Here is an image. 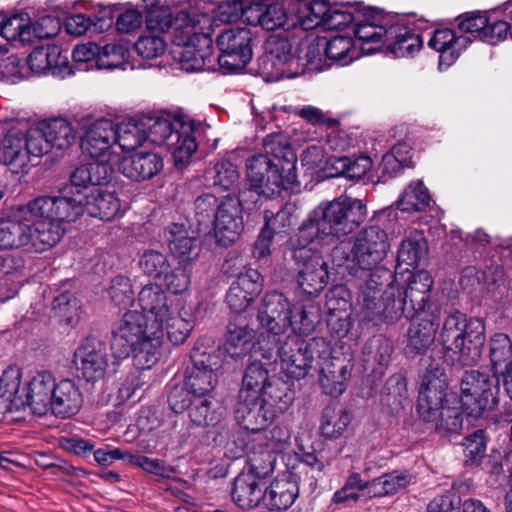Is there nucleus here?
<instances>
[{"label":"nucleus","mask_w":512,"mask_h":512,"mask_svg":"<svg viewBox=\"0 0 512 512\" xmlns=\"http://www.w3.org/2000/svg\"><path fill=\"white\" fill-rule=\"evenodd\" d=\"M81 148L91 159H107L119 162L121 154L117 146L116 122L109 118L88 120L81 127Z\"/></svg>","instance_id":"nucleus-11"},{"label":"nucleus","mask_w":512,"mask_h":512,"mask_svg":"<svg viewBox=\"0 0 512 512\" xmlns=\"http://www.w3.org/2000/svg\"><path fill=\"white\" fill-rule=\"evenodd\" d=\"M197 5L201 11L205 24L211 27V20L219 21L224 24H230L244 17L246 22V11L248 6L244 0H223L218 4L197 0Z\"/></svg>","instance_id":"nucleus-37"},{"label":"nucleus","mask_w":512,"mask_h":512,"mask_svg":"<svg viewBox=\"0 0 512 512\" xmlns=\"http://www.w3.org/2000/svg\"><path fill=\"white\" fill-rule=\"evenodd\" d=\"M55 377L49 371H37L27 378L17 396V409L29 408L36 415L49 413L51 396L55 388Z\"/></svg>","instance_id":"nucleus-14"},{"label":"nucleus","mask_w":512,"mask_h":512,"mask_svg":"<svg viewBox=\"0 0 512 512\" xmlns=\"http://www.w3.org/2000/svg\"><path fill=\"white\" fill-rule=\"evenodd\" d=\"M413 477L407 471H393L374 479L371 483L363 482L354 474V488L368 489V494L385 496L397 493L412 483Z\"/></svg>","instance_id":"nucleus-41"},{"label":"nucleus","mask_w":512,"mask_h":512,"mask_svg":"<svg viewBox=\"0 0 512 512\" xmlns=\"http://www.w3.org/2000/svg\"><path fill=\"white\" fill-rule=\"evenodd\" d=\"M117 146L121 153L136 152L147 144V134L142 115L116 123Z\"/></svg>","instance_id":"nucleus-39"},{"label":"nucleus","mask_w":512,"mask_h":512,"mask_svg":"<svg viewBox=\"0 0 512 512\" xmlns=\"http://www.w3.org/2000/svg\"><path fill=\"white\" fill-rule=\"evenodd\" d=\"M405 281L408 285L403 291L397 276L390 270L379 268L370 274L362 292L363 307L370 320L395 322L402 316L413 319L428 313L429 308L440 314V310L429 302L433 278L428 271L410 273Z\"/></svg>","instance_id":"nucleus-6"},{"label":"nucleus","mask_w":512,"mask_h":512,"mask_svg":"<svg viewBox=\"0 0 512 512\" xmlns=\"http://www.w3.org/2000/svg\"><path fill=\"white\" fill-rule=\"evenodd\" d=\"M290 14L296 27L312 30L325 25L330 4L327 0H290Z\"/></svg>","instance_id":"nucleus-30"},{"label":"nucleus","mask_w":512,"mask_h":512,"mask_svg":"<svg viewBox=\"0 0 512 512\" xmlns=\"http://www.w3.org/2000/svg\"><path fill=\"white\" fill-rule=\"evenodd\" d=\"M74 363L87 381L103 378L108 367L104 343L96 338H86L75 351Z\"/></svg>","instance_id":"nucleus-19"},{"label":"nucleus","mask_w":512,"mask_h":512,"mask_svg":"<svg viewBox=\"0 0 512 512\" xmlns=\"http://www.w3.org/2000/svg\"><path fill=\"white\" fill-rule=\"evenodd\" d=\"M260 333L255 343L253 329L241 318L229 322L224 342V351L234 359H241L251 353L270 360L279 342V337L288 328L295 336L310 335L318 323V316L301 303L291 304L279 292L267 293L258 312Z\"/></svg>","instance_id":"nucleus-5"},{"label":"nucleus","mask_w":512,"mask_h":512,"mask_svg":"<svg viewBox=\"0 0 512 512\" xmlns=\"http://www.w3.org/2000/svg\"><path fill=\"white\" fill-rule=\"evenodd\" d=\"M352 368L332 361L319 374V386L322 392L331 397L340 396L348 387Z\"/></svg>","instance_id":"nucleus-42"},{"label":"nucleus","mask_w":512,"mask_h":512,"mask_svg":"<svg viewBox=\"0 0 512 512\" xmlns=\"http://www.w3.org/2000/svg\"><path fill=\"white\" fill-rule=\"evenodd\" d=\"M273 471H265L262 468H255L249 462V468L240 473L234 481L232 498L242 509H252L264 500L263 480Z\"/></svg>","instance_id":"nucleus-17"},{"label":"nucleus","mask_w":512,"mask_h":512,"mask_svg":"<svg viewBox=\"0 0 512 512\" xmlns=\"http://www.w3.org/2000/svg\"><path fill=\"white\" fill-rule=\"evenodd\" d=\"M186 116H177L169 113L142 115L144 128L147 134V144L162 146L175 137L180 121Z\"/></svg>","instance_id":"nucleus-33"},{"label":"nucleus","mask_w":512,"mask_h":512,"mask_svg":"<svg viewBox=\"0 0 512 512\" xmlns=\"http://www.w3.org/2000/svg\"><path fill=\"white\" fill-rule=\"evenodd\" d=\"M294 59L292 45L285 37L270 36L263 45V64H285Z\"/></svg>","instance_id":"nucleus-48"},{"label":"nucleus","mask_w":512,"mask_h":512,"mask_svg":"<svg viewBox=\"0 0 512 512\" xmlns=\"http://www.w3.org/2000/svg\"><path fill=\"white\" fill-rule=\"evenodd\" d=\"M385 43L386 53L399 58L413 56L421 49L423 40L419 34L414 33L406 25L400 24L397 19L388 27Z\"/></svg>","instance_id":"nucleus-35"},{"label":"nucleus","mask_w":512,"mask_h":512,"mask_svg":"<svg viewBox=\"0 0 512 512\" xmlns=\"http://www.w3.org/2000/svg\"><path fill=\"white\" fill-rule=\"evenodd\" d=\"M193 367L185 378L187 385L195 398H201L210 393L217 383L215 369L211 366V356L204 359H198L196 355L192 356Z\"/></svg>","instance_id":"nucleus-40"},{"label":"nucleus","mask_w":512,"mask_h":512,"mask_svg":"<svg viewBox=\"0 0 512 512\" xmlns=\"http://www.w3.org/2000/svg\"><path fill=\"white\" fill-rule=\"evenodd\" d=\"M166 147L170 150L177 168H182L189 163L198 148L195 125L190 118L186 117L179 122L174 139L169 141Z\"/></svg>","instance_id":"nucleus-36"},{"label":"nucleus","mask_w":512,"mask_h":512,"mask_svg":"<svg viewBox=\"0 0 512 512\" xmlns=\"http://www.w3.org/2000/svg\"><path fill=\"white\" fill-rule=\"evenodd\" d=\"M252 34L243 27L229 28L223 31L216 40L221 52L218 56L219 64H249L253 57L250 42Z\"/></svg>","instance_id":"nucleus-16"},{"label":"nucleus","mask_w":512,"mask_h":512,"mask_svg":"<svg viewBox=\"0 0 512 512\" xmlns=\"http://www.w3.org/2000/svg\"><path fill=\"white\" fill-rule=\"evenodd\" d=\"M224 414V407L214 398H196L189 411L191 421L197 426H215Z\"/></svg>","instance_id":"nucleus-44"},{"label":"nucleus","mask_w":512,"mask_h":512,"mask_svg":"<svg viewBox=\"0 0 512 512\" xmlns=\"http://www.w3.org/2000/svg\"><path fill=\"white\" fill-rule=\"evenodd\" d=\"M117 162L107 159H92L76 167L70 176L71 186L65 188L60 195L68 191L81 189L88 192V186H100L106 183L112 176Z\"/></svg>","instance_id":"nucleus-25"},{"label":"nucleus","mask_w":512,"mask_h":512,"mask_svg":"<svg viewBox=\"0 0 512 512\" xmlns=\"http://www.w3.org/2000/svg\"><path fill=\"white\" fill-rule=\"evenodd\" d=\"M356 23L371 24L374 28L380 26L390 27L397 20V16H391L383 9L376 6H365L363 2L356 1Z\"/></svg>","instance_id":"nucleus-54"},{"label":"nucleus","mask_w":512,"mask_h":512,"mask_svg":"<svg viewBox=\"0 0 512 512\" xmlns=\"http://www.w3.org/2000/svg\"><path fill=\"white\" fill-rule=\"evenodd\" d=\"M383 216V212L374 216V224L362 230L354 240V262L363 270L381 262L390 248L387 233L377 225Z\"/></svg>","instance_id":"nucleus-12"},{"label":"nucleus","mask_w":512,"mask_h":512,"mask_svg":"<svg viewBox=\"0 0 512 512\" xmlns=\"http://www.w3.org/2000/svg\"><path fill=\"white\" fill-rule=\"evenodd\" d=\"M135 48L144 59H154L164 53L166 42L162 36L147 33L138 39Z\"/></svg>","instance_id":"nucleus-61"},{"label":"nucleus","mask_w":512,"mask_h":512,"mask_svg":"<svg viewBox=\"0 0 512 512\" xmlns=\"http://www.w3.org/2000/svg\"><path fill=\"white\" fill-rule=\"evenodd\" d=\"M206 179L211 181L215 188L229 191L238 187L240 174L233 163L222 159L206 171Z\"/></svg>","instance_id":"nucleus-47"},{"label":"nucleus","mask_w":512,"mask_h":512,"mask_svg":"<svg viewBox=\"0 0 512 512\" xmlns=\"http://www.w3.org/2000/svg\"><path fill=\"white\" fill-rule=\"evenodd\" d=\"M285 66H181L186 73L212 72L220 75H240L249 73L261 76L267 83L282 79H293L304 75L305 70H285Z\"/></svg>","instance_id":"nucleus-22"},{"label":"nucleus","mask_w":512,"mask_h":512,"mask_svg":"<svg viewBox=\"0 0 512 512\" xmlns=\"http://www.w3.org/2000/svg\"><path fill=\"white\" fill-rule=\"evenodd\" d=\"M39 122L52 148L67 149L75 142L76 131L66 118L56 117Z\"/></svg>","instance_id":"nucleus-43"},{"label":"nucleus","mask_w":512,"mask_h":512,"mask_svg":"<svg viewBox=\"0 0 512 512\" xmlns=\"http://www.w3.org/2000/svg\"><path fill=\"white\" fill-rule=\"evenodd\" d=\"M141 309L129 310L114 331L113 357L123 360L130 355L138 370L151 369L160 359L164 337L175 345L189 337L193 322L187 311L157 283L144 285L137 296Z\"/></svg>","instance_id":"nucleus-2"},{"label":"nucleus","mask_w":512,"mask_h":512,"mask_svg":"<svg viewBox=\"0 0 512 512\" xmlns=\"http://www.w3.org/2000/svg\"><path fill=\"white\" fill-rule=\"evenodd\" d=\"M191 395L193 393L189 389L187 382L175 384L168 395V403L170 408L175 413H182L185 411L190 405L193 406Z\"/></svg>","instance_id":"nucleus-63"},{"label":"nucleus","mask_w":512,"mask_h":512,"mask_svg":"<svg viewBox=\"0 0 512 512\" xmlns=\"http://www.w3.org/2000/svg\"><path fill=\"white\" fill-rule=\"evenodd\" d=\"M49 412L57 417H69L76 414L82 406V395L73 380H55Z\"/></svg>","instance_id":"nucleus-32"},{"label":"nucleus","mask_w":512,"mask_h":512,"mask_svg":"<svg viewBox=\"0 0 512 512\" xmlns=\"http://www.w3.org/2000/svg\"><path fill=\"white\" fill-rule=\"evenodd\" d=\"M263 359L260 355L246 368L240 396H257L266 384L270 383L277 372V361Z\"/></svg>","instance_id":"nucleus-34"},{"label":"nucleus","mask_w":512,"mask_h":512,"mask_svg":"<svg viewBox=\"0 0 512 512\" xmlns=\"http://www.w3.org/2000/svg\"><path fill=\"white\" fill-rule=\"evenodd\" d=\"M21 140L25 143L26 151L31 160L40 158L51 150V145L46 138L40 122L31 126L25 133H21Z\"/></svg>","instance_id":"nucleus-52"},{"label":"nucleus","mask_w":512,"mask_h":512,"mask_svg":"<svg viewBox=\"0 0 512 512\" xmlns=\"http://www.w3.org/2000/svg\"><path fill=\"white\" fill-rule=\"evenodd\" d=\"M59 28V21L55 17L42 16L35 20L29 17V24L26 26L29 37L25 39V44H30L36 39H46L55 36Z\"/></svg>","instance_id":"nucleus-58"},{"label":"nucleus","mask_w":512,"mask_h":512,"mask_svg":"<svg viewBox=\"0 0 512 512\" xmlns=\"http://www.w3.org/2000/svg\"><path fill=\"white\" fill-rule=\"evenodd\" d=\"M428 256V243L420 231L411 232L406 236L398 249L396 274L404 277L411 269L417 268Z\"/></svg>","instance_id":"nucleus-28"},{"label":"nucleus","mask_w":512,"mask_h":512,"mask_svg":"<svg viewBox=\"0 0 512 512\" xmlns=\"http://www.w3.org/2000/svg\"><path fill=\"white\" fill-rule=\"evenodd\" d=\"M437 336L443 358L450 365L472 366L478 363L486 342L485 323L467 317L459 310L445 313Z\"/></svg>","instance_id":"nucleus-8"},{"label":"nucleus","mask_w":512,"mask_h":512,"mask_svg":"<svg viewBox=\"0 0 512 512\" xmlns=\"http://www.w3.org/2000/svg\"><path fill=\"white\" fill-rule=\"evenodd\" d=\"M189 264H178V267L169 269L162 277L167 288L173 294H181L185 292L190 285Z\"/></svg>","instance_id":"nucleus-60"},{"label":"nucleus","mask_w":512,"mask_h":512,"mask_svg":"<svg viewBox=\"0 0 512 512\" xmlns=\"http://www.w3.org/2000/svg\"><path fill=\"white\" fill-rule=\"evenodd\" d=\"M122 210L115 185L88 192L77 189L63 195L39 196L0 218V249L42 253L60 242L66 223L76 221L84 213L109 221Z\"/></svg>","instance_id":"nucleus-1"},{"label":"nucleus","mask_w":512,"mask_h":512,"mask_svg":"<svg viewBox=\"0 0 512 512\" xmlns=\"http://www.w3.org/2000/svg\"><path fill=\"white\" fill-rule=\"evenodd\" d=\"M352 199L342 195L317 206L290 239L296 259H302L311 249H319L351 231L349 217Z\"/></svg>","instance_id":"nucleus-7"},{"label":"nucleus","mask_w":512,"mask_h":512,"mask_svg":"<svg viewBox=\"0 0 512 512\" xmlns=\"http://www.w3.org/2000/svg\"><path fill=\"white\" fill-rule=\"evenodd\" d=\"M117 165L119 172L126 178L140 182L158 175L164 168V161L158 153L145 150L120 157Z\"/></svg>","instance_id":"nucleus-24"},{"label":"nucleus","mask_w":512,"mask_h":512,"mask_svg":"<svg viewBox=\"0 0 512 512\" xmlns=\"http://www.w3.org/2000/svg\"><path fill=\"white\" fill-rule=\"evenodd\" d=\"M289 7L290 0L251 3L246 11V23L251 26H259L266 31L294 29V18L290 14Z\"/></svg>","instance_id":"nucleus-15"},{"label":"nucleus","mask_w":512,"mask_h":512,"mask_svg":"<svg viewBox=\"0 0 512 512\" xmlns=\"http://www.w3.org/2000/svg\"><path fill=\"white\" fill-rule=\"evenodd\" d=\"M461 397L448 392L444 369L435 366L424 374L418 396L417 411L421 419L438 430L457 433L462 428V413L484 417L499 404V381L484 372L467 371L461 380Z\"/></svg>","instance_id":"nucleus-4"},{"label":"nucleus","mask_w":512,"mask_h":512,"mask_svg":"<svg viewBox=\"0 0 512 512\" xmlns=\"http://www.w3.org/2000/svg\"><path fill=\"white\" fill-rule=\"evenodd\" d=\"M291 431L287 424L277 423L270 429H261L259 432L249 434L248 441L241 439L227 444V451L232 458H239L248 454L249 462L255 468L273 471L277 455L283 452L290 444Z\"/></svg>","instance_id":"nucleus-10"},{"label":"nucleus","mask_w":512,"mask_h":512,"mask_svg":"<svg viewBox=\"0 0 512 512\" xmlns=\"http://www.w3.org/2000/svg\"><path fill=\"white\" fill-rule=\"evenodd\" d=\"M461 33L471 34L484 41L485 27L488 24L487 13L480 10L464 12L455 18Z\"/></svg>","instance_id":"nucleus-53"},{"label":"nucleus","mask_w":512,"mask_h":512,"mask_svg":"<svg viewBox=\"0 0 512 512\" xmlns=\"http://www.w3.org/2000/svg\"><path fill=\"white\" fill-rule=\"evenodd\" d=\"M145 8L149 10L146 17L147 33L162 36L173 29L174 19L171 9L167 6H158L157 0H143Z\"/></svg>","instance_id":"nucleus-46"},{"label":"nucleus","mask_w":512,"mask_h":512,"mask_svg":"<svg viewBox=\"0 0 512 512\" xmlns=\"http://www.w3.org/2000/svg\"><path fill=\"white\" fill-rule=\"evenodd\" d=\"M299 487L296 477L289 471L277 475L264 490V505L270 510H286L296 500Z\"/></svg>","instance_id":"nucleus-27"},{"label":"nucleus","mask_w":512,"mask_h":512,"mask_svg":"<svg viewBox=\"0 0 512 512\" xmlns=\"http://www.w3.org/2000/svg\"><path fill=\"white\" fill-rule=\"evenodd\" d=\"M378 157L357 155L354 151V185L374 187L382 180L378 171Z\"/></svg>","instance_id":"nucleus-50"},{"label":"nucleus","mask_w":512,"mask_h":512,"mask_svg":"<svg viewBox=\"0 0 512 512\" xmlns=\"http://www.w3.org/2000/svg\"><path fill=\"white\" fill-rule=\"evenodd\" d=\"M76 74L74 66H0V82L16 84L32 77L64 80Z\"/></svg>","instance_id":"nucleus-29"},{"label":"nucleus","mask_w":512,"mask_h":512,"mask_svg":"<svg viewBox=\"0 0 512 512\" xmlns=\"http://www.w3.org/2000/svg\"><path fill=\"white\" fill-rule=\"evenodd\" d=\"M241 402L235 411V419L238 424L247 431L245 437L248 441V435L259 432L268 423L273 421L278 414L269 409L258 396H240ZM242 437H238L241 443Z\"/></svg>","instance_id":"nucleus-21"},{"label":"nucleus","mask_w":512,"mask_h":512,"mask_svg":"<svg viewBox=\"0 0 512 512\" xmlns=\"http://www.w3.org/2000/svg\"><path fill=\"white\" fill-rule=\"evenodd\" d=\"M139 265L143 272L151 277L162 279L170 269L167 257L156 250H149L141 256Z\"/></svg>","instance_id":"nucleus-59"},{"label":"nucleus","mask_w":512,"mask_h":512,"mask_svg":"<svg viewBox=\"0 0 512 512\" xmlns=\"http://www.w3.org/2000/svg\"><path fill=\"white\" fill-rule=\"evenodd\" d=\"M22 370L17 365H10L0 376V396L6 397L17 409V396L22 391Z\"/></svg>","instance_id":"nucleus-51"},{"label":"nucleus","mask_w":512,"mask_h":512,"mask_svg":"<svg viewBox=\"0 0 512 512\" xmlns=\"http://www.w3.org/2000/svg\"><path fill=\"white\" fill-rule=\"evenodd\" d=\"M491 365L497 371L498 366L512 361V341L505 333H495L489 342Z\"/></svg>","instance_id":"nucleus-57"},{"label":"nucleus","mask_w":512,"mask_h":512,"mask_svg":"<svg viewBox=\"0 0 512 512\" xmlns=\"http://www.w3.org/2000/svg\"><path fill=\"white\" fill-rule=\"evenodd\" d=\"M166 240L169 249L178 264H190L200 255L199 240L190 235L183 224L174 223L166 230Z\"/></svg>","instance_id":"nucleus-31"},{"label":"nucleus","mask_w":512,"mask_h":512,"mask_svg":"<svg viewBox=\"0 0 512 512\" xmlns=\"http://www.w3.org/2000/svg\"><path fill=\"white\" fill-rule=\"evenodd\" d=\"M407 332L406 351L423 354L437 341L440 314L429 308L428 313L414 317Z\"/></svg>","instance_id":"nucleus-23"},{"label":"nucleus","mask_w":512,"mask_h":512,"mask_svg":"<svg viewBox=\"0 0 512 512\" xmlns=\"http://www.w3.org/2000/svg\"><path fill=\"white\" fill-rule=\"evenodd\" d=\"M292 257L297 263H302L303 268L299 271L297 281L301 290L309 296H317L328 283L329 273L327 262L317 253L318 249H311L302 259Z\"/></svg>","instance_id":"nucleus-20"},{"label":"nucleus","mask_w":512,"mask_h":512,"mask_svg":"<svg viewBox=\"0 0 512 512\" xmlns=\"http://www.w3.org/2000/svg\"><path fill=\"white\" fill-rule=\"evenodd\" d=\"M463 446L466 456L472 464H478L486 452V440L482 430L475 431L465 437Z\"/></svg>","instance_id":"nucleus-64"},{"label":"nucleus","mask_w":512,"mask_h":512,"mask_svg":"<svg viewBox=\"0 0 512 512\" xmlns=\"http://www.w3.org/2000/svg\"><path fill=\"white\" fill-rule=\"evenodd\" d=\"M52 310L60 321L72 325L78 319L80 303L73 295L62 293L54 298Z\"/></svg>","instance_id":"nucleus-56"},{"label":"nucleus","mask_w":512,"mask_h":512,"mask_svg":"<svg viewBox=\"0 0 512 512\" xmlns=\"http://www.w3.org/2000/svg\"><path fill=\"white\" fill-rule=\"evenodd\" d=\"M472 43L465 35H457L451 28H436L428 40V47L439 53L438 64H454Z\"/></svg>","instance_id":"nucleus-26"},{"label":"nucleus","mask_w":512,"mask_h":512,"mask_svg":"<svg viewBox=\"0 0 512 512\" xmlns=\"http://www.w3.org/2000/svg\"><path fill=\"white\" fill-rule=\"evenodd\" d=\"M197 0L190 11H181L174 19L172 41L178 46L174 53L181 64L210 62L212 56V29L205 24Z\"/></svg>","instance_id":"nucleus-9"},{"label":"nucleus","mask_w":512,"mask_h":512,"mask_svg":"<svg viewBox=\"0 0 512 512\" xmlns=\"http://www.w3.org/2000/svg\"><path fill=\"white\" fill-rule=\"evenodd\" d=\"M283 334L279 337L272 361H277V368L290 379L305 377L312 363V353L308 345L296 337L286 336L280 346Z\"/></svg>","instance_id":"nucleus-13"},{"label":"nucleus","mask_w":512,"mask_h":512,"mask_svg":"<svg viewBox=\"0 0 512 512\" xmlns=\"http://www.w3.org/2000/svg\"><path fill=\"white\" fill-rule=\"evenodd\" d=\"M29 24V14L16 13L8 15L0 12V35L8 41H19L25 44L29 32L26 26Z\"/></svg>","instance_id":"nucleus-49"},{"label":"nucleus","mask_w":512,"mask_h":512,"mask_svg":"<svg viewBox=\"0 0 512 512\" xmlns=\"http://www.w3.org/2000/svg\"><path fill=\"white\" fill-rule=\"evenodd\" d=\"M262 275L253 268H245L231 284L226 296L229 308L236 314L246 312L254 299L261 293Z\"/></svg>","instance_id":"nucleus-18"},{"label":"nucleus","mask_w":512,"mask_h":512,"mask_svg":"<svg viewBox=\"0 0 512 512\" xmlns=\"http://www.w3.org/2000/svg\"><path fill=\"white\" fill-rule=\"evenodd\" d=\"M261 401L272 409L276 414L281 415L286 412L295 399L293 382L283 380L277 375H273L270 383L264 386V389L257 395Z\"/></svg>","instance_id":"nucleus-38"},{"label":"nucleus","mask_w":512,"mask_h":512,"mask_svg":"<svg viewBox=\"0 0 512 512\" xmlns=\"http://www.w3.org/2000/svg\"><path fill=\"white\" fill-rule=\"evenodd\" d=\"M108 295L115 306L125 308L134 302V292L131 279L127 276L117 275L111 279Z\"/></svg>","instance_id":"nucleus-55"},{"label":"nucleus","mask_w":512,"mask_h":512,"mask_svg":"<svg viewBox=\"0 0 512 512\" xmlns=\"http://www.w3.org/2000/svg\"><path fill=\"white\" fill-rule=\"evenodd\" d=\"M266 154L253 155L246 163L249 188L239 190L238 197L227 195L214 213L213 235L218 245L229 247L244 230L242 207L251 210L261 198H272L282 191L294 193L299 189L296 173L297 158L289 146L276 148L264 141Z\"/></svg>","instance_id":"nucleus-3"},{"label":"nucleus","mask_w":512,"mask_h":512,"mask_svg":"<svg viewBox=\"0 0 512 512\" xmlns=\"http://www.w3.org/2000/svg\"><path fill=\"white\" fill-rule=\"evenodd\" d=\"M356 1H354V39H358L360 41L370 40L376 44L385 43L388 27L380 26L374 28L371 24H360L356 23Z\"/></svg>","instance_id":"nucleus-62"},{"label":"nucleus","mask_w":512,"mask_h":512,"mask_svg":"<svg viewBox=\"0 0 512 512\" xmlns=\"http://www.w3.org/2000/svg\"><path fill=\"white\" fill-rule=\"evenodd\" d=\"M429 190L421 180H413L397 201V208L403 212L420 211L430 205Z\"/></svg>","instance_id":"nucleus-45"}]
</instances>
